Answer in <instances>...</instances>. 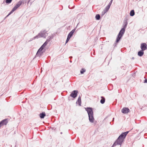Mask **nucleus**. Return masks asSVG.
Masks as SVG:
<instances>
[{"instance_id":"f257e3e1","label":"nucleus","mask_w":147,"mask_h":147,"mask_svg":"<svg viewBox=\"0 0 147 147\" xmlns=\"http://www.w3.org/2000/svg\"><path fill=\"white\" fill-rule=\"evenodd\" d=\"M128 133V131H127L123 132L121 134L115 142L113 145V146H114L116 145H119L121 146L122 143L124 140V139Z\"/></svg>"},{"instance_id":"f03ea898","label":"nucleus","mask_w":147,"mask_h":147,"mask_svg":"<svg viewBox=\"0 0 147 147\" xmlns=\"http://www.w3.org/2000/svg\"><path fill=\"white\" fill-rule=\"evenodd\" d=\"M52 38L51 36L49 38L47 39L46 41L39 48L36 54V56L37 57H40L42 55L44 52L42 51L43 49H44V48H45L47 45V44L50 41V40H51Z\"/></svg>"},{"instance_id":"7ed1b4c3","label":"nucleus","mask_w":147,"mask_h":147,"mask_svg":"<svg viewBox=\"0 0 147 147\" xmlns=\"http://www.w3.org/2000/svg\"><path fill=\"white\" fill-rule=\"evenodd\" d=\"M127 22H125L124 23L123 25V28L121 29L117 35V37L116 39V43H115V44H116V43H117L119 42L121 38L125 32V29L127 27Z\"/></svg>"},{"instance_id":"20e7f679","label":"nucleus","mask_w":147,"mask_h":147,"mask_svg":"<svg viewBox=\"0 0 147 147\" xmlns=\"http://www.w3.org/2000/svg\"><path fill=\"white\" fill-rule=\"evenodd\" d=\"M86 111L88 114L89 121L91 123H94V125L96 124V122H94V118L93 117V113L92 108H86Z\"/></svg>"},{"instance_id":"39448f33","label":"nucleus","mask_w":147,"mask_h":147,"mask_svg":"<svg viewBox=\"0 0 147 147\" xmlns=\"http://www.w3.org/2000/svg\"><path fill=\"white\" fill-rule=\"evenodd\" d=\"M47 31L45 30L43 31H41L40 32L38 35L34 37L33 39L38 38L40 37L45 38L47 36Z\"/></svg>"},{"instance_id":"423d86ee","label":"nucleus","mask_w":147,"mask_h":147,"mask_svg":"<svg viewBox=\"0 0 147 147\" xmlns=\"http://www.w3.org/2000/svg\"><path fill=\"white\" fill-rule=\"evenodd\" d=\"M22 3V1H20L13 7L11 11L9 13L8 16H9L13 12L15 11L18 7L20 6Z\"/></svg>"},{"instance_id":"0eeeda50","label":"nucleus","mask_w":147,"mask_h":147,"mask_svg":"<svg viewBox=\"0 0 147 147\" xmlns=\"http://www.w3.org/2000/svg\"><path fill=\"white\" fill-rule=\"evenodd\" d=\"M78 91L77 90H74L73 91L70 96L73 98H76L77 95Z\"/></svg>"},{"instance_id":"6e6552de","label":"nucleus","mask_w":147,"mask_h":147,"mask_svg":"<svg viewBox=\"0 0 147 147\" xmlns=\"http://www.w3.org/2000/svg\"><path fill=\"white\" fill-rule=\"evenodd\" d=\"M140 48L141 50L144 51L147 49V45L145 43H142L141 44Z\"/></svg>"},{"instance_id":"1a4fd4ad","label":"nucleus","mask_w":147,"mask_h":147,"mask_svg":"<svg viewBox=\"0 0 147 147\" xmlns=\"http://www.w3.org/2000/svg\"><path fill=\"white\" fill-rule=\"evenodd\" d=\"M130 110L128 108L124 107L121 110V112L123 113H127Z\"/></svg>"},{"instance_id":"9d476101","label":"nucleus","mask_w":147,"mask_h":147,"mask_svg":"<svg viewBox=\"0 0 147 147\" xmlns=\"http://www.w3.org/2000/svg\"><path fill=\"white\" fill-rule=\"evenodd\" d=\"M8 123L7 119H5L2 120L0 122V123L2 125V126L6 125Z\"/></svg>"},{"instance_id":"9b49d317","label":"nucleus","mask_w":147,"mask_h":147,"mask_svg":"<svg viewBox=\"0 0 147 147\" xmlns=\"http://www.w3.org/2000/svg\"><path fill=\"white\" fill-rule=\"evenodd\" d=\"M75 29H74L72 30H71L69 34L67 37L70 38L72 36L73 33L75 31Z\"/></svg>"},{"instance_id":"f8f14e48","label":"nucleus","mask_w":147,"mask_h":147,"mask_svg":"<svg viewBox=\"0 0 147 147\" xmlns=\"http://www.w3.org/2000/svg\"><path fill=\"white\" fill-rule=\"evenodd\" d=\"M144 51H142V50L139 51L138 52V55L140 57L142 56L144 54Z\"/></svg>"},{"instance_id":"ddd939ff","label":"nucleus","mask_w":147,"mask_h":147,"mask_svg":"<svg viewBox=\"0 0 147 147\" xmlns=\"http://www.w3.org/2000/svg\"><path fill=\"white\" fill-rule=\"evenodd\" d=\"M76 103H78L79 106H81V97L80 96L78 97V100L76 102Z\"/></svg>"},{"instance_id":"4468645a","label":"nucleus","mask_w":147,"mask_h":147,"mask_svg":"<svg viewBox=\"0 0 147 147\" xmlns=\"http://www.w3.org/2000/svg\"><path fill=\"white\" fill-rule=\"evenodd\" d=\"M39 116L41 118H43L46 116V114L44 112H42L40 114Z\"/></svg>"},{"instance_id":"2eb2a0df","label":"nucleus","mask_w":147,"mask_h":147,"mask_svg":"<svg viewBox=\"0 0 147 147\" xmlns=\"http://www.w3.org/2000/svg\"><path fill=\"white\" fill-rule=\"evenodd\" d=\"M102 99L100 100V102L101 103L103 104L105 103V98L103 96H101Z\"/></svg>"},{"instance_id":"dca6fc26","label":"nucleus","mask_w":147,"mask_h":147,"mask_svg":"<svg viewBox=\"0 0 147 147\" xmlns=\"http://www.w3.org/2000/svg\"><path fill=\"white\" fill-rule=\"evenodd\" d=\"M110 8V7H109V6H107L104 9V11H105V12L106 13L108 11Z\"/></svg>"},{"instance_id":"f3484780","label":"nucleus","mask_w":147,"mask_h":147,"mask_svg":"<svg viewBox=\"0 0 147 147\" xmlns=\"http://www.w3.org/2000/svg\"><path fill=\"white\" fill-rule=\"evenodd\" d=\"M135 14L134 11L133 10H131L130 13V16H133Z\"/></svg>"},{"instance_id":"a211bd4d","label":"nucleus","mask_w":147,"mask_h":147,"mask_svg":"<svg viewBox=\"0 0 147 147\" xmlns=\"http://www.w3.org/2000/svg\"><path fill=\"white\" fill-rule=\"evenodd\" d=\"M96 18L97 20H99L100 19V16L99 14H97L95 17Z\"/></svg>"},{"instance_id":"6ab92c4d","label":"nucleus","mask_w":147,"mask_h":147,"mask_svg":"<svg viewBox=\"0 0 147 147\" xmlns=\"http://www.w3.org/2000/svg\"><path fill=\"white\" fill-rule=\"evenodd\" d=\"M86 71V70L84 68H82V69L80 71V73L81 74H83L84 72Z\"/></svg>"},{"instance_id":"aec40b11","label":"nucleus","mask_w":147,"mask_h":147,"mask_svg":"<svg viewBox=\"0 0 147 147\" xmlns=\"http://www.w3.org/2000/svg\"><path fill=\"white\" fill-rule=\"evenodd\" d=\"M12 0H6V3H9L11 2Z\"/></svg>"},{"instance_id":"412c9836","label":"nucleus","mask_w":147,"mask_h":147,"mask_svg":"<svg viewBox=\"0 0 147 147\" xmlns=\"http://www.w3.org/2000/svg\"><path fill=\"white\" fill-rule=\"evenodd\" d=\"M113 1V0H111L110 2L109 3L108 5H107L108 6H109V7H110L111 5V4H112V3Z\"/></svg>"},{"instance_id":"4be33fe9","label":"nucleus","mask_w":147,"mask_h":147,"mask_svg":"<svg viewBox=\"0 0 147 147\" xmlns=\"http://www.w3.org/2000/svg\"><path fill=\"white\" fill-rule=\"evenodd\" d=\"M70 39V38H69V37H67V38L66 41V43H67L68 42Z\"/></svg>"},{"instance_id":"5701e85b","label":"nucleus","mask_w":147,"mask_h":147,"mask_svg":"<svg viewBox=\"0 0 147 147\" xmlns=\"http://www.w3.org/2000/svg\"><path fill=\"white\" fill-rule=\"evenodd\" d=\"M70 39V38H69V37H67V38L66 41V43H67L68 42Z\"/></svg>"},{"instance_id":"b1692460","label":"nucleus","mask_w":147,"mask_h":147,"mask_svg":"<svg viewBox=\"0 0 147 147\" xmlns=\"http://www.w3.org/2000/svg\"><path fill=\"white\" fill-rule=\"evenodd\" d=\"M105 13L106 12H105V11L103 10V11L102 12V16H103Z\"/></svg>"},{"instance_id":"393cba45","label":"nucleus","mask_w":147,"mask_h":147,"mask_svg":"<svg viewBox=\"0 0 147 147\" xmlns=\"http://www.w3.org/2000/svg\"><path fill=\"white\" fill-rule=\"evenodd\" d=\"M144 83H147V79H145L144 80Z\"/></svg>"},{"instance_id":"a878e982","label":"nucleus","mask_w":147,"mask_h":147,"mask_svg":"<svg viewBox=\"0 0 147 147\" xmlns=\"http://www.w3.org/2000/svg\"><path fill=\"white\" fill-rule=\"evenodd\" d=\"M2 125L0 123V128L2 126Z\"/></svg>"},{"instance_id":"bb28decb","label":"nucleus","mask_w":147,"mask_h":147,"mask_svg":"<svg viewBox=\"0 0 147 147\" xmlns=\"http://www.w3.org/2000/svg\"><path fill=\"white\" fill-rule=\"evenodd\" d=\"M61 134H62V132H61Z\"/></svg>"}]
</instances>
